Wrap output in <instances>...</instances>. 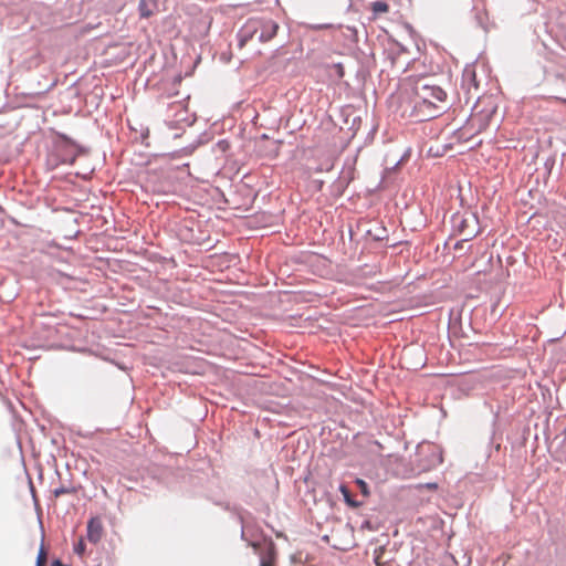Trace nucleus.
Returning <instances> with one entry per match:
<instances>
[{"label": "nucleus", "instance_id": "1a4fd4ad", "mask_svg": "<svg viewBox=\"0 0 566 566\" xmlns=\"http://www.w3.org/2000/svg\"><path fill=\"white\" fill-rule=\"evenodd\" d=\"M45 562V552L43 545H41L38 557H36V566H42Z\"/></svg>", "mask_w": 566, "mask_h": 566}, {"label": "nucleus", "instance_id": "6e6552de", "mask_svg": "<svg viewBox=\"0 0 566 566\" xmlns=\"http://www.w3.org/2000/svg\"><path fill=\"white\" fill-rule=\"evenodd\" d=\"M85 552V544L83 538L78 541V543L74 546V553L82 556Z\"/></svg>", "mask_w": 566, "mask_h": 566}, {"label": "nucleus", "instance_id": "dca6fc26", "mask_svg": "<svg viewBox=\"0 0 566 566\" xmlns=\"http://www.w3.org/2000/svg\"><path fill=\"white\" fill-rule=\"evenodd\" d=\"M428 488H433V489H436V488H437V484H436V483H429V484H428Z\"/></svg>", "mask_w": 566, "mask_h": 566}, {"label": "nucleus", "instance_id": "423d86ee", "mask_svg": "<svg viewBox=\"0 0 566 566\" xmlns=\"http://www.w3.org/2000/svg\"><path fill=\"white\" fill-rule=\"evenodd\" d=\"M339 491H340V493L343 494L344 501H345L348 505H350V506H353V507H357V506H358V503H357V502H355V501L352 499V496H350V492H349V490L347 489V486H346V485L340 484V485H339Z\"/></svg>", "mask_w": 566, "mask_h": 566}, {"label": "nucleus", "instance_id": "0eeeda50", "mask_svg": "<svg viewBox=\"0 0 566 566\" xmlns=\"http://www.w3.org/2000/svg\"><path fill=\"white\" fill-rule=\"evenodd\" d=\"M388 9V4L384 1H376L373 3V10L375 13H385Z\"/></svg>", "mask_w": 566, "mask_h": 566}, {"label": "nucleus", "instance_id": "ddd939ff", "mask_svg": "<svg viewBox=\"0 0 566 566\" xmlns=\"http://www.w3.org/2000/svg\"><path fill=\"white\" fill-rule=\"evenodd\" d=\"M470 221H475V217L472 214L469 218L463 219V223H469Z\"/></svg>", "mask_w": 566, "mask_h": 566}, {"label": "nucleus", "instance_id": "9b49d317", "mask_svg": "<svg viewBox=\"0 0 566 566\" xmlns=\"http://www.w3.org/2000/svg\"><path fill=\"white\" fill-rule=\"evenodd\" d=\"M334 66H335V69L337 70V74H338V76H339V77H342V76H343V74H344V73H343V65H342L340 63H337V64H335Z\"/></svg>", "mask_w": 566, "mask_h": 566}, {"label": "nucleus", "instance_id": "f257e3e1", "mask_svg": "<svg viewBox=\"0 0 566 566\" xmlns=\"http://www.w3.org/2000/svg\"><path fill=\"white\" fill-rule=\"evenodd\" d=\"M446 92L429 80H418L410 95L411 116L417 120H427L438 116L446 108Z\"/></svg>", "mask_w": 566, "mask_h": 566}, {"label": "nucleus", "instance_id": "f03ea898", "mask_svg": "<svg viewBox=\"0 0 566 566\" xmlns=\"http://www.w3.org/2000/svg\"><path fill=\"white\" fill-rule=\"evenodd\" d=\"M277 29V23L272 20H251L240 31V44L243 45L253 35L259 41L266 42L276 34Z\"/></svg>", "mask_w": 566, "mask_h": 566}, {"label": "nucleus", "instance_id": "7ed1b4c3", "mask_svg": "<svg viewBox=\"0 0 566 566\" xmlns=\"http://www.w3.org/2000/svg\"><path fill=\"white\" fill-rule=\"evenodd\" d=\"M86 536L87 539L93 544H96L101 541L103 536V524L98 517H92L87 522Z\"/></svg>", "mask_w": 566, "mask_h": 566}, {"label": "nucleus", "instance_id": "39448f33", "mask_svg": "<svg viewBox=\"0 0 566 566\" xmlns=\"http://www.w3.org/2000/svg\"><path fill=\"white\" fill-rule=\"evenodd\" d=\"M156 0H140L138 3V11L142 18H149L154 13Z\"/></svg>", "mask_w": 566, "mask_h": 566}, {"label": "nucleus", "instance_id": "20e7f679", "mask_svg": "<svg viewBox=\"0 0 566 566\" xmlns=\"http://www.w3.org/2000/svg\"><path fill=\"white\" fill-rule=\"evenodd\" d=\"M424 448L428 449L430 459H429L428 463L422 465L423 470H430V469L436 468L437 465L442 463V453L438 447L431 446V444L421 446V448H420L421 451H423Z\"/></svg>", "mask_w": 566, "mask_h": 566}, {"label": "nucleus", "instance_id": "2eb2a0df", "mask_svg": "<svg viewBox=\"0 0 566 566\" xmlns=\"http://www.w3.org/2000/svg\"><path fill=\"white\" fill-rule=\"evenodd\" d=\"M260 566H271V563L265 559H262Z\"/></svg>", "mask_w": 566, "mask_h": 566}, {"label": "nucleus", "instance_id": "9d476101", "mask_svg": "<svg viewBox=\"0 0 566 566\" xmlns=\"http://www.w3.org/2000/svg\"><path fill=\"white\" fill-rule=\"evenodd\" d=\"M356 483L358 484V486L360 488L361 492L367 495L368 494V486H367V483L361 480V479H357L356 480Z\"/></svg>", "mask_w": 566, "mask_h": 566}, {"label": "nucleus", "instance_id": "f8f14e48", "mask_svg": "<svg viewBox=\"0 0 566 566\" xmlns=\"http://www.w3.org/2000/svg\"><path fill=\"white\" fill-rule=\"evenodd\" d=\"M65 492V489L61 488V489H55L54 490V495L55 496H60L61 494H63Z\"/></svg>", "mask_w": 566, "mask_h": 566}, {"label": "nucleus", "instance_id": "4468645a", "mask_svg": "<svg viewBox=\"0 0 566 566\" xmlns=\"http://www.w3.org/2000/svg\"><path fill=\"white\" fill-rule=\"evenodd\" d=\"M52 566H67V565H64L61 560L55 559V560L52 563Z\"/></svg>", "mask_w": 566, "mask_h": 566}]
</instances>
